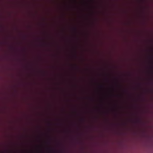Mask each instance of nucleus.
Wrapping results in <instances>:
<instances>
[{
  "label": "nucleus",
  "mask_w": 153,
  "mask_h": 153,
  "mask_svg": "<svg viewBox=\"0 0 153 153\" xmlns=\"http://www.w3.org/2000/svg\"><path fill=\"white\" fill-rule=\"evenodd\" d=\"M74 30L76 32V30H77V29H76V28H74Z\"/></svg>",
  "instance_id": "1"
}]
</instances>
